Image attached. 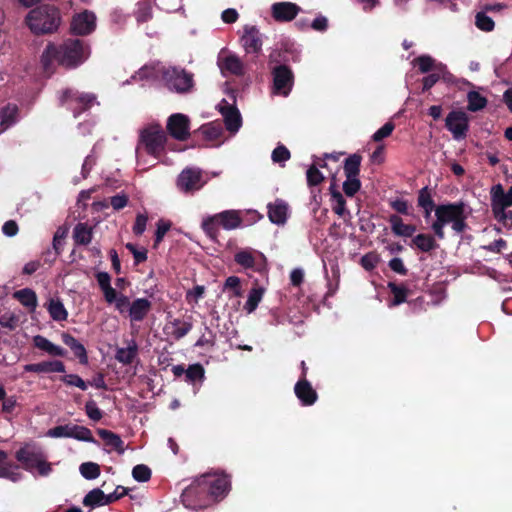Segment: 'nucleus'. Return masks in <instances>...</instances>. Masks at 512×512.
Listing matches in <instances>:
<instances>
[{
  "mask_svg": "<svg viewBox=\"0 0 512 512\" xmlns=\"http://www.w3.org/2000/svg\"><path fill=\"white\" fill-rule=\"evenodd\" d=\"M90 54L89 46L81 39H67L60 45L49 43L41 56V63L48 70L54 62L72 69L81 65Z\"/></svg>",
  "mask_w": 512,
  "mask_h": 512,
  "instance_id": "1",
  "label": "nucleus"
},
{
  "mask_svg": "<svg viewBox=\"0 0 512 512\" xmlns=\"http://www.w3.org/2000/svg\"><path fill=\"white\" fill-rule=\"evenodd\" d=\"M299 61V55L288 49L281 50L276 54L270 55V62L276 65L272 68V91L276 95L287 97L294 86L295 76L292 69L287 65V62Z\"/></svg>",
  "mask_w": 512,
  "mask_h": 512,
  "instance_id": "2",
  "label": "nucleus"
},
{
  "mask_svg": "<svg viewBox=\"0 0 512 512\" xmlns=\"http://www.w3.org/2000/svg\"><path fill=\"white\" fill-rule=\"evenodd\" d=\"M25 22L35 35L52 34L57 31L61 16L57 7L44 4L32 9L27 14Z\"/></svg>",
  "mask_w": 512,
  "mask_h": 512,
  "instance_id": "3",
  "label": "nucleus"
},
{
  "mask_svg": "<svg viewBox=\"0 0 512 512\" xmlns=\"http://www.w3.org/2000/svg\"><path fill=\"white\" fill-rule=\"evenodd\" d=\"M418 74H424L421 79H418L422 84L423 92L431 89L440 80L445 83H452L454 80L447 66L428 54L418 56Z\"/></svg>",
  "mask_w": 512,
  "mask_h": 512,
  "instance_id": "4",
  "label": "nucleus"
},
{
  "mask_svg": "<svg viewBox=\"0 0 512 512\" xmlns=\"http://www.w3.org/2000/svg\"><path fill=\"white\" fill-rule=\"evenodd\" d=\"M167 135L159 123L150 124L140 130L136 153L143 150L154 158H160L165 153Z\"/></svg>",
  "mask_w": 512,
  "mask_h": 512,
  "instance_id": "5",
  "label": "nucleus"
},
{
  "mask_svg": "<svg viewBox=\"0 0 512 512\" xmlns=\"http://www.w3.org/2000/svg\"><path fill=\"white\" fill-rule=\"evenodd\" d=\"M15 458L26 471L32 472L36 469L41 476H47L52 471L51 464L47 462L44 452L35 445H24L16 451Z\"/></svg>",
  "mask_w": 512,
  "mask_h": 512,
  "instance_id": "6",
  "label": "nucleus"
},
{
  "mask_svg": "<svg viewBox=\"0 0 512 512\" xmlns=\"http://www.w3.org/2000/svg\"><path fill=\"white\" fill-rule=\"evenodd\" d=\"M241 224L242 218L239 211L225 210L203 219L201 227L211 240H216L219 235V226L226 230H233L240 227Z\"/></svg>",
  "mask_w": 512,
  "mask_h": 512,
  "instance_id": "7",
  "label": "nucleus"
},
{
  "mask_svg": "<svg viewBox=\"0 0 512 512\" xmlns=\"http://www.w3.org/2000/svg\"><path fill=\"white\" fill-rule=\"evenodd\" d=\"M181 499L183 504L191 509L206 508L214 503L203 475L184 489Z\"/></svg>",
  "mask_w": 512,
  "mask_h": 512,
  "instance_id": "8",
  "label": "nucleus"
},
{
  "mask_svg": "<svg viewBox=\"0 0 512 512\" xmlns=\"http://www.w3.org/2000/svg\"><path fill=\"white\" fill-rule=\"evenodd\" d=\"M59 102L61 106H65L77 118L97 103V97L93 93L67 88L62 91Z\"/></svg>",
  "mask_w": 512,
  "mask_h": 512,
  "instance_id": "9",
  "label": "nucleus"
},
{
  "mask_svg": "<svg viewBox=\"0 0 512 512\" xmlns=\"http://www.w3.org/2000/svg\"><path fill=\"white\" fill-rule=\"evenodd\" d=\"M166 86L179 94H186L193 90V74L180 67H162L159 70Z\"/></svg>",
  "mask_w": 512,
  "mask_h": 512,
  "instance_id": "10",
  "label": "nucleus"
},
{
  "mask_svg": "<svg viewBox=\"0 0 512 512\" xmlns=\"http://www.w3.org/2000/svg\"><path fill=\"white\" fill-rule=\"evenodd\" d=\"M465 203L462 201L438 205L435 209L436 219L432 221L430 228L436 238L443 240L445 238L444 226L452 223L461 212L465 210Z\"/></svg>",
  "mask_w": 512,
  "mask_h": 512,
  "instance_id": "11",
  "label": "nucleus"
},
{
  "mask_svg": "<svg viewBox=\"0 0 512 512\" xmlns=\"http://www.w3.org/2000/svg\"><path fill=\"white\" fill-rule=\"evenodd\" d=\"M204 184L202 171L194 167L183 169L176 180V187L184 194H193L199 191Z\"/></svg>",
  "mask_w": 512,
  "mask_h": 512,
  "instance_id": "12",
  "label": "nucleus"
},
{
  "mask_svg": "<svg viewBox=\"0 0 512 512\" xmlns=\"http://www.w3.org/2000/svg\"><path fill=\"white\" fill-rule=\"evenodd\" d=\"M47 436L51 438H74L79 441L93 442L94 439L92 432L89 428L79 425H58L47 431Z\"/></svg>",
  "mask_w": 512,
  "mask_h": 512,
  "instance_id": "13",
  "label": "nucleus"
},
{
  "mask_svg": "<svg viewBox=\"0 0 512 512\" xmlns=\"http://www.w3.org/2000/svg\"><path fill=\"white\" fill-rule=\"evenodd\" d=\"M213 502L223 499L231 489L230 476L225 473L204 474Z\"/></svg>",
  "mask_w": 512,
  "mask_h": 512,
  "instance_id": "14",
  "label": "nucleus"
},
{
  "mask_svg": "<svg viewBox=\"0 0 512 512\" xmlns=\"http://www.w3.org/2000/svg\"><path fill=\"white\" fill-rule=\"evenodd\" d=\"M445 127L455 140L464 139L469 130V118L462 110H452L445 119Z\"/></svg>",
  "mask_w": 512,
  "mask_h": 512,
  "instance_id": "15",
  "label": "nucleus"
},
{
  "mask_svg": "<svg viewBox=\"0 0 512 512\" xmlns=\"http://www.w3.org/2000/svg\"><path fill=\"white\" fill-rule=\"evenodd\" d=\"M167 132L178 141H186L190 136V119L182 113L169 116L166 125Z\"/></svg>",
  "mask_w": 512,
  "mask_h": 512,
  "instance_id": "16",
  "label": "nucleus"
},
{
  "mask_svg": "<svg viewBox=\"0 0 512 512\" xmlns=\"http://www.w3.org/2000/svg\"><path fill=\"white\" fill-rule=\"evenodd\" d=\"M240 42L247 54L258 56L262 51V34L256 26L245 25Z\"/></svg>",
  "mask_w": 512,
  "mask_h": 512,
  "instance_id": "17",
  "label": "nucleus"
},
{
  "mask_svg": "<svg viewBox=\"0 0 512 512\" xmlns=\"http://www.w3.org/2000/svg\"><path fill=\"white\" fill-rule=\"evenodd\" d=\"M490 197L492 212L498 211L504 216L503 209H508L512 206V185L509 187L507 192L504 191V188L500 183L492 186L490 190Z\"/></svg>",
  "mask_w": 512,
  "mask_h": 512,
  "instance_id": "18",
  "label": "nucleus"
},
{
  "mask_svg": "<svg viewBox=\"0 0 512 512\" xmlns=\"http://www.w3.org/2000/svg\"><path fill=\"white\" fill-rule=\"evenodd\" d=\"M301 8L292 2H276L271 6V15L276 22H290L296 18Z\"/></svg>",
  "mask_w": 512,
  "mask_h": 512,
  "instance_id": "19",
  "label": "nucleus"
},
{
  "mask_svg": "<svg viewBox=\"0 0 512 512\" xmlns=\"http://www.w3.org/2000/svg\"><path fill=\"white\" fill-rule=\"evenodd\" d=\"M95 15L90 11H84L73 17L71 32L75 35H87L95 29Z\"/></svg>",
  "mask_w": 512,
  "mask_h": 512,
  "instance_id": "20",
  "label": "nucleus"
},
{
  "mask_svg": "<svg viewBox=\"0 0 512 512\" xmlns=\"http://www.w3.org/2000/svg\"><path fill=\"white\" fill-rule=\"evenodd\" d=\"M294 393L303 406H311L318 399V394L308 379H299L294 386Z\"/></svg>",
  "mask_w": 512,
  "mask_h": 512,
  "instance_id": "21",
  "label": "nucleus"
},
{
  "mask_svg": "<svg viewBox=\"0 0 512 512\" xmlns=\"http://www.w3.org/2000/svg\"><path fill=\"white\" fill-rule=\"evenodd\" d=\"M151 309L152 302L147 298L134 299L128 308V316L130 318V322L132 324L142 322L148 316Z\"/></svg>",
  "mask_w": 512,
  "mask_h": 512,
  "instance_id": "22",
  "label": "nucleus"
},
{
  "mask_svg": "<svg viewBox=\"0 0 512 512\" xmlns=\"http://www.w3.org/2000/svg\"><path fill=\"white\" fill-rule=\"evenodd\" d=\"M225 103L220 108V112L224 118L226 129L230 132H237L242 125V118L239 110L236 106L229 105L225 100Z\"/></svg>",
  "mask_w": 512,
  "mask_h": 512,
  "instance_id": "23",
  "label": "nucleus"
},
{
  "mask_svg": "<svg viewBox=\"0 0 512 512\" xmlns=\"http://www.w3.org/2000/svg\"><path fill=\"white\" fill-rule=\"evenodd\" d=\"M25 372L32 373H64L66 371L65 364L60 360H48L39 363L26 364Z\"/></svg>",
  "mask_w": 512,
  "mask_h": 512,
  "instance_id": "24",
  "label": "nucleus"
},
{
  "mask_svg": "<svg viewBox=\"0 0 512 512\" xmlns=\"http://www.w3.org/2000/svg\"><path fill=\"white\" fill-rule=\"evenodd\" d=\"M192 327L191 317H189V320L175 318L166 324L164 331L174 340H180L192 330Z\"/></svg>",
  "mask_w": 512,
  "mask_h": 512,
  "instance_id": "25",
  "label": "nucleus"
},
{
  "mask_svg": "<svg viewBox=\"0 0 512 512\" xmlns=\"http://www.w3.org/2000/svg\"><path fill=\"white\" fill-rule=\"evenodd\" d=\"M267 208L272 223L282 225L287 221L288 205L284 200L276 199L275 202L269 203Z\"/></svg>",
  "mask_w": 512,
  "mask_h": 512,
  "instance_id": "26",
  "label": "nucleus"
},
{
  "mask_svg": "<svg viewBox=\"0 0 512 512\" xmlns=\"http://www.w3.org/2000/svg\"><path fill=\"white\" fill-rule=\"evenodd\" d=\"M61 339L62 342L72 350L80 364L86 365L88 363L87 351L82 343L68 332H63Z\"/></svg>",
  "mask_w": 512,
  "mask_h": 512,
  "instance_id": "27",
  "label": "nucleus"
},
{
  "mask_svg": "<svg viewBox=\"0 0 512 512\" xmlns=\"http://www.w3.org/2000/svg\"><path fill=\"white\" fill-rule=\"evenodd\" d=\"M33 345L50 356L64 357L67 354V351L64 348L55 345L42 335H36L33 337Z\"/></svg>",
  "mask_w": 512,
  "mask_h": 512,
  "instance_id": "28",
  "label": "nucleus"
},
{
  "mask_svg": "<svg viewBox=\"0 0 512 512\" xmlns=\"http://www.w3.org/2000/svg\"><path fill=\"white\" fill-rule=\"evenodd\" d=\"M67 233H68V229L67 228H65V227H58V229L54 233V237H53V241H52L53 250H54V256H53L52 259H49L48 256L51 255V251L47 250L44 253V255L46 256L45 257V262L53 263L55 261L56 257L59 256L62 253Z\"/></svg>",
  "mask_w": 512,
  "mask_h": 512,
  "instance_id": "29",
  "label": "nucleus"
},
{
  "mask_svg": "<svg viewBox=\"0 0 512 512\" xmlns=\"http://www.w3.org/2000/svg\"><path fill=\"white\" fill-rule=\"evenodd\" d=\"M97 434L107 446L116 450L118 454L125 452L124 442L118 434L106 429H98Z\"/></svg>",
  "mask_w": 512,
  "mask_h": 512,
  "instance_id": "30",
  "label": "nucleus"
},
{
  "mask_svg": "<svg viewBox=\"0 0 512 512\" xmlns=\"http://www.w3.org/2000/svg\"><path fill=\"white\" fill-rule=\"evenodd\" d=\"M93 228L87 223L79 222L73 229V239L77 245L86 246L91 243Z\"/></svg>",
  "mask_w": 512,
  "mask_h": 512,
  "instance_id": "31",
  "label": "nucleus"
},
{
  "mask_svg": "<svg viewBox=\"0 0 512 512\" xmlns=\"http://www.w3.org/2000/svg\"><path fill=\"white\" fill-rule=\"evenodd\" d=\"M18 107L15 104H7L0 110V131H4L17 121Z\"/></svg>",
  "mask_w": 512,
  "mask_h": 512,
  "instance_id": "32",
  "label": "nucleus"
},
{
  "mask_svg": "<svg viewBox=\"0 0 512 512\" xmlns=\"http://www.w3.org/2000/svg\"><path fill=\"white\" fill-rule=\"evenodd\" d=\"M219 66L223 73L229 72L235 76H241L244 74L243 63L236 55H229L225 57Z\"/></svg>",
  "mask_w": 512,
  "mask_h": 512,
  "instance_id": "33",
  "label": "nucleus"
},
{
  "mask_svg": "<svg viewBox=\"0 0 512 512\" xmlns=\"http://www.w3.org/2000/svg\"><path fill=\"white\" fill-rule=\"evenodd\" d=\"M137 354L138 346L135 341H131L128 347L117 349L115 359L124 365H130L137 357Z\"/></svg>",
  "mask_w": 512,
  "mask_h": 512,
  "instance_id": "34",
  "label": "nucleus"
},
{
  "mask_svg": "<svg viewBox=\"0 0 512 512\" xmlns=\"http://www.w3.org/2000/svg\"><path fill=\"white\" fill-rule=\"evenodd\" d=\"M389 222L393 233L397 236L411 237L415 230L414 226L404 224L402 218L396 214L389 217Z\"/></svg>",
  "mask_w": 512,
  "mask_h": 512,
  "instance_id": "35",
  "label": "nucleus"
},
{
  "mask_svg": "<svg viewBox=\"0 0 512 512\" xmlns=\"http://www.w3.org/2000/svg\"><path fill=\"white\" fill-rule=\"evenodd\" d=\"M361 162L362 157L357 153H354L345 159L343 169L346 178L359 177Z\"/></svg>",
  "mask_w": 512,
  "mask_h": 512,
  "instance_id": "36",
  "label": "nucleus"
},
{
  "mask_svg": "<svg viewBox=\"0 0 512 512\" xmlns=\"http://www.w3.org/2000/svg\"><path fill=\"white\" fill-rule=\"evenodd\" d=\"M234 261L245 269H254L256 271L260 270L256 267V258L251 250L243 249L236 252L234 255Z\"/></svg>",
  "mask_w": 512,
  "mask_h": 512,
  "instance_id": "37",
  "label": "nucleus"
},
{
  "mask_svg": "<svg viewBox=\"0 0 512 512\" xmlns=\"http://www.w3.org/2000/svg\"><path fill=\"white\" fill-rule=\"evenodd\" d=\"M14 298L17 299L23 306L28 309H35L37 306L36 293L29 288L18 290L14 293Z\"/></svg>",
  "mask_w": 512,
  "mask_h": 512,
  "instance_id": "38",
  "label": "nucleus"
},
{
  "mask_svg": "<svg viewBox=\"0 0 512 512\" xmlns=\"http://www.w3.org/2000/svg\"><path fill=\"white\" fill-rule=\"evenodd\" d=\"M205 379V369L200 363L191 364L186 369L185 381L195 385L197 382H203Z\"/></svg>",
  "mask_w": 512,
  "mask_h": 512,
  "instance_id": "39",
  "label": "nucleus"
},
{
  "mask_svg": "<svg viewBox=\"0 0 512 512\" xmlns=\"http://www.w3.org/2000/svg\"><path fill=\"white\" fill-rule=\"evenodd\" d=\"M265 289L263 287H253L249 294L248 299L244 305V309L247 313H252L256 310L259 303L261 302L263 295H264Z\"/></svg>",
  "mask_w": 512,
  "mask_h": 512,
  "instance_id": "40",
  "label": "nucleus"
},
{
  "mask_svg": "<svg viewBox=\"0 0 512 512\" xmlns=\"http://www.w3.org/2000/svg\"><path fill=\"white\" fill-rule=\"evenodd\" d=\"M388 288L393 295L390 306H397L406 301L408 289L404 285H398L395 282H389Z\"/></svg>",
  "mask_w": 512,
  "mask_h": 512,
  "instance_id": "41",
  "label": "nucleus"
},
{
  "mask_svg": "<svg viewBox=\"0 0 512 512\" xmlns=\"http://www.w3.org/2000/svg\"><path fill=\"white\" fill-rule=\"evenodd\" d=\"M48 312L51 318L55 321H65L68 317V312L59 299H50Z\"/></svg>",
  "mask_w": 512,
  "mask_h": 512,
  "instance_id": "42",
  "label": "nucleus"
},
{
  "mask_svg": "<svg viewBox=\"0 0 512 512\" xmlns=\"http://www.w3.org/2000/svg\"><path fill=\"white\" fill-rule=\"evenodd\" d=\"M467 100V108L471 112L480 111L487 105V99L477 91H470L467 95Z\"/></svg>",
  "mask_w": 512,
  "mask_h": 512,
  "instance_id": "43",
  "label": "nucleus"
},
{
  "mask_svg": "<svg viewBox=\"0 0 512 512\" xmlns=\"http://www.w3.org/2000/svg\"><path fill=\"white\" fill-rule=\"evenodd\" d=\"M199 130L201 131L205 139L209 141L219 139L223 133L222 126L215 122L202 125Z\"/></svg>",
  "mask_w": 512,
  "mask_h": 512,
  "instance_id": "44",
  "label": "nucleus"
},
{
  "mask_svg": "<svg viewBox=\"0 0 512 512\" xmlns=\"http://www.w3.org/2000/svg\"><path fill=\"white\" fill-rule=\"evenodd\" d=\"M104 492L95 488L89 491L83 498V505L91 508L103 506Z\"/></svg>",
  "mask_w": 512,
  "mask_h": 512,
  "instance_id": "45",
  "label": "nucleus"
},
{
  "mask_svg": "<svg viewBox=\"0 0 512 512\" xmlns=\"http://www.w3.org/2000/svg\"><path fill=\"white\" fill-rule=\"evenodd\" d=\"M330 194L332 200L336 202V205L333 207V211L337 215L343 216L346 211V200L342 193L335 188L334 183H332L330 186Z\"/></svg>",
  "mask_w": 512,
  "mask_h": 512,
  "instance_id": "46",
  "label": "nucleus"
},
{
  "mask_svg": "<svg viewBox=\"0 0 512 512\" xmlns=\"http://www.w3.org/2000/svg\"><path fill=\"white\" fill-rule=\"evenodd\" d=\"M79 471L81 475L87 480L96 479L101 473L100 466L94 462L82 463L79 467Z\"/></svg>",
  "mask_w": 512,
  "mask_h": 512,
  "instance_id": "47",
  "label": "nucleus"
},
{
  "mask_svg": "<svg viewBox=\"0 0 512 512\" xmlns=\"http://www.w3.org/2000/svg\"><path fill=\"white\" fill-rule=\"evenodd\" d=\"M475 25L478 29L490 32L494 29L495 23L491 17H489L485 11L477 12L475 15Z\"/></svg>",
  "mask_w": 512,
  "mask_h": 512,
  "instance_id": "48",
  "label": "nucleus"
},
{
  "mask_svg": "<svg viewBox=\"0 0 512 512\" xmlns=\"http://www.w3.org/2000/svg\"><path fill=\"white\" fill-rule=\"evenodd\" d=\"M435 235L431 234H418V250L429 252L439 247L436 243Z\"/></svg>",
  "mask_w": 512,
  "mask_h": 512,
  "instance_id": "49",
  "label": "nucleus"
},
{
  "mask_svg": "<svg viewBox=\"0 0 512 512\" xmlns=\"http://www.w3.org/2000/svg\"><path fill=\"white\" fill-rule=\"evenodd\" d=\"M137 22L145 23L152 18V7L149 2H139L135 11Z\"/></svg>",
  "mask_w": 512,
  "mask_h": 512,
  "instance_id": "50",
  "label": "nucleus"
},
{
  "mask_svg": "<svg viewBox=\"0 0 512 512\" xmlns=\"http://www.w3.org/2000/svg\"><path fill=\"white\" fill-rule=\"evenodd\" d=\"M152 475L151 469L144 464H138L132 469V476L138 482H147Z\"/></svg>",
  "mask_w": 512,
  "mask_h": 512,
  "instance_id": "51",
  "label": "nucleus"
},
{
  "mask_svg": "<svg viewBox=\"0 0 512 512\" xmlns=\"http://www.w3.org/2000/svg\"><path fill=\"white\" fill-rule=\"evenodd\" d=\"M308 186H317L324 181V176L316 165H311L306 172Z\"/></svg>",
  "mask_w": 512,
  "mask_h": 512,
  "instance_id": "52",
  "label": "nucleus"
},
{
  "mask_svg": "<svg viewBox=\"0 0 512 512\" xmlns=\"http://www.w3.org/2000/svg\"><path fill=\"white\" fill-rule=\"evenodd\" d=\"M361 189L359 177L346 178L343 182V191L346 196L353 197Z\"/></svg>",
  "mask_w": 512,
  "mask_h": 512,
  "instance_id": "53",
  "label": "nucleus"
},
{
  "mask_svg": "<svg viewBox=\"0 0 512 512\" xmlns=\"http://www.w3.org/2000/svg\"><path fill=\"white\" fill-rule=\"evenodd\" d=\"M156 232L154 238V247H157L163 240L165 234L170 230L172 223L164 219H160L156 224Z\"/></svg>",
  "mask_w": 512,
  "mask_h": 512,
  "instance_id": "54",
  "label": "nucleus"
},
{
  "mask_svg": "<svg viewBox=\"0 0 512 512\" xmlns=\"http://www.w3.org/2000/svg\"><path fill=\"white\" fill-rule=\"evenodd\" d=\"M379 262L380 257L376 252L366 253L360 259V264L366 271L375 269Z\"/></svg>",
  "mask_w": 512,
  "mask_h": 512,
  "instance_id": "55",
  "label": "nucleus"
},
{
  "mask_svg": "<svg viewBox=\"0 0 512 512\" xmlns=\"http://www.w3.org/2000/svg\"><path fill=\"white\" fill-rule=\"evenodd\" d=\"M433 190L428 188L427 186L420 189L418 191V207H429L431 208V205H436L433 197H432Z\"/></svg>",
  "mask_w": 512,
  "mask_h": 512,
  "instance_id": "56",
  "label": "nucleus"
},
{
  "mask_svg": "<svg viewBox=\"0 0 512 512\" xmlns=\"http://www.w3.org/2000/svg\"><path fill=\"white\" fill-rule=\"evenodd\" d=\"M291 157V153L288 148L282 144L278 145L273 151L271 158L275 163H284Z\"/></svg>",
  "mask_w": 512,
  "mask_h": 512,
  "instance_id": "57",
  "label": "nucleus"
},
{
  "mask_svg": "<svg viewBox=\"0 0 512 512\" xmlns=\"http://www.w3.org/2000/svg\"><path fill=\"white\" fill-rule=\"evenodd\" d=\"M85 412L87 416L94 422L100 421L103 417V412L98 408L94 400H89L86 402Z\"/></svg>",
  "mask_w": 512,
  "mask_h": 512,
  "instance_id": "58",
  "label": "nucleus"
},
{
  "mask_svg": "<svg viewBox=\"0 0 512 512\" xmlns=\"http://www.w3.org/2000/svg\"><path fill=\"white\" fill-rule=\"evenodd\" d=\"M60 380L66 385L76 386L83 391L87 389L86 382L77 374L64 375L60 378Z\"/></svg>",
  "mask_w": 512,
  "mask_h": 512,
  "instance_id": "59",
  "label": "nucleus"
},
{
  "mask_svg": "<svg viewBox=\"0 0 512 512\" xmlns=\"http://www.w3.org/2000/svg\"><path fill=\"white\" fill-rule=\"evenodd\" d=\"M395 128V125L393 122L391 121H388L386 122L380 129H378L372 136V139L375 141V142H380L382 141L384 138L388 137L391 135V133L393 132Z\"/></svg>",
  "mask_w": 512,
  "mask_h": 512,
  "instance_id": "60",
  "label": "nucleus"
},
{
  "mask_svg": "<svg viewBox=\"0 0 512 512\" xmlns=\"http://www.w3.org/2000/svg\"><path fill=\"white\" fill-rule=\"evenodd\" d=\"M148 217L144 214H138L135 219V223L133 225V233L136 236L142 235L146 230V224H147Z\"/></svg>",
  "mask_w": 512,
  "mask_h": 512,
  "instance_id": "61",
  "label": "nucleus"
},
{
  "mask_svg": "<svg viewBox=\"0 0 512 512\" xmlns=\"http://www.w3.org/2000/svg\"><path fill=\"white\" fill-rule=\"evenodd\" d=\"M129 198L126 194H117L110 198V204L114 210L119 211L127 206Z\"/></svg>",
  "mask_w": 512,
  "mask_h": 512,
  "instance_id": "62",
  "label": "nucleus"
},
{
  "mask_svg": "<svg viewBox=\"0 0 512 512\" xmlns=\"http://www.w3.org/2000/svg\"><path fill=\"white\" fill-rule=\"evenodd\" d=\"M205 293V287L202 285H196L192 290H189L186 294V300L191 303H197L199 299L203 297Z\"/></svg>",
  "mask_w": 512,
  "mask_h": 512,
  "instance_id": "63",
  "label": "nucleus"
},
{
  "mask_svg": "<svg viewBox=\"0 0 512 512\" xmlns=\"http://www.w3.org/2000/svg\"><path fill=\"white\" fill-rule=\"evenodd\" d=\"M503 215H501L498 211L493 212L494 218L503 223L506 227L512 228V210L503 209Z\"/></svg>",
  "mask_w": 512,
  "mask_h": 512,
  "instance_id": "64",
  "label": "nucleus"
}]
</instances>
